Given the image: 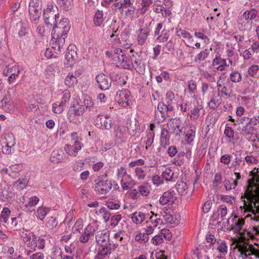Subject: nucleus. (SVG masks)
<instances>
[{"mask_svg":"<svg viewBox=\"0 0 259 259\" xmlns=\"http://www.w3.org/2000/svg\"><path fill=\"white\" fill-rule=\"evenodd\" d=\"M152 243L155 245H159L163 242V239L161 235H156L152 239Z\"/></svg>","mask_w":259,"mask_h":259,"instance_id":"61","label":"nucleus"},{"mask_svg":"<svg viewBox=\"0 0 259 259\" xmlns=\"http://www.w3.org/2000/svg\"><path fill=\"white\" fill-rule=\"evenodd\" d=\"M80 235L79 237V240L80 242L82 243H87L90 238L92 237L89 234V233H86L85 231L82 230L80 233Z\"/></svg>","mask_w":259,"mask_h":259,"instance_id":"44","label":"nucleus"},{"mask_svg":"<svg viewBox=\"0 0 259 259\" xmlns=\"http://www.w3.org/2000/svg\"><path fill=\"white\" fill-rule=\"evenodd\" d=\"M133 70L135 69L137 72L140 74H143L145 71V64L143 62L142 59L139 55L137 57L136 60H134V64L133 65Z\"/></svg>","mask_w":259,"mask_h":259,"instance_id":"17","label":"nucleus"},{"mask_svg":"<svg viewBox=\"0 0 259 259\" xmlns=\"http://www.w3.org/2000/svg\"><path fill=\"white\" fill-rule=\"evenodd\" d=\"M218 211H220V212L218 214V216H221V218L222 220H223L224 218L227 215V208L226 206L225 205H221L219 207V209Z\"/></svg>","mask_w":259,"mask_h":259,"instance_id":"55","label":"nucleus"},{"mask_svg":"<svg viewBox=\"0 0 259 259\" xmlns=\"http://www.w3.org/2000/svg\"><path fill=\"white\" fill-rule=\"evenodd\" d=\"M84 112L85 108L82 107L81 104L77 103L70 107L67 114V118L70 122H75V116H81Z\"/></svg>","mask_w":259,"mask_h":259,"instance_id":"3","label":"nucleus"},{"mask_svg":"<svg viewBox=\"0 0 259 259\" xmlns=\"http://www.w3.org/2000/svg\"><path fill=\"white\" fill-rule=\"evenodd\" d=\"M106 205L108 209L111 210H117L120 208V205L118 203H115L113 201H107Z\"/></svg>","mask_w":259,"mask_h":259,"instance_id":"54","label":"nucleus"},{"mask_svg":"<svg viewBox=\"0 0 259 259\" xmlns=\"http://www.w3.org/2000/svg\"><path fill=\"white\" fill-rule=\"evenodd\" d=\"M155 134L153 132H149L147 133L146 137V140L145 143L146 145V149H148V147H150L153 143Z\"/></svg>","mask_w":259,"mask_h":259,"instance_id":"38","label":"nucleus"},{"mask_svg":"<svg viewBox=\"0 0 259 259\" xmlns=\"http://www.w3.org/2000/svg\"><path fill=\"white\" fill-rule=\"evenodd\" d=\"M64 154V153L61 150H54L51 154L50 161L54 163L62 162L63 160Z\"/></svg>","mask_w":259,"mask_h":259,"instance_id":"18","label":"nucleus"},{"mask_svg":"<svg viewBox=\"0 0 259 259\" xmlns=\"http://www.w3.org/2000/svg\"><path fill=\"white\" fill-rule=\"evenodd\" d=\"M81 106L85 108V111H91L94 107V103L90 97L87 96L81 104Z\"/></svg>","mask_w":259,"mask_h":259,"instance_id":"32","label":"nucleus"},{"mask_svg":"<svg viewBox=\"0 0 259 259\" xmlns=\"http://www.w3.org/2000/svg\"><path fill=\"white\" fill-rule=\"evenodd\" d=\"M52 44V48L55 50L60 52L61 49L63 48L65 44L64 39L61 38L60 39H55L51 41Z\"/></svg>","mask_w":259,"mask_h":259,"instance_id":"31","label":"nucleus"},{"mask_svg":"<svg viewBox=\"0 0 259 259\" xmlns=\"http://www.w3.org/2000/svg\"><path fill=\"white\" fill-rule=\"evenodd\" d=\"M39 198L36 196H33L29 198L27 204H25L26 207H32L35 205L38 202Z\"/></svg>","mask_w":259,"mask_h":259,"instance_id":"58","label":"nucleus"},{"mask_svg":"<svg viewBox=\"0 0 259 259\" xmlns=\"http://www.w3.org/2000/svg\"><path fill=\"white\" fill-rule=\"evenodd\" d=\"M221 101L219 100H215L214 98H212L208 103V106L211 109L216 108L219 104H220Z\"/></svg>","mask_w":259,"mask_h":259,"instance_id":"63","label":"nucleus"},{"mask_svg":"<svg viewBox=\"0 0 259 259\" xmlns=\"http://www.w3.org/2000/svg\"><path fill=\"white\" fill-rule=\"evenodd\" d=\"M126 133V128L124 126H118L115 130V136L117 139H122Z\"/></svg>","mask_w":259,"mask_h":259,"instance_id":"34","label":"nucleus"},{"mask_svg":"<svg viewBox=\"0 0 259 259\" xmlns=\"http://www.w3.org/2000/svg\"><path fill=\"white\" fill-rule=\"evenodd\" d=\"M161 235L163 236L166 240H170L172 237L171 233L167 229H163L161 230Z\"/></svg>","mask_w":259,"mask_h":259,"instance_id":"56","label":"nucleus"},{"mask_svg":"<svg viewBox=\"0 0 259 259\" xmlns=\"http://www.w3.org/2000/svg\"><path fill=\"white\" fill-rule=\"evenodd\" d=\"M135 172L136 176L139 180H143L146 176L144 170L140 167H137L135 168Z\"/></svg>","mask_w":259,"mask_h":259,"instance_id":"49","label":"nucleus"},{"mask_svg":"<svg viewBox=\"0 0 259 259\" xmlns=\"http://www.w3.org/2000/svg\"><path fill=\"white\" fill-rule=\"evenodd\" d=\"M132 55V49L125 51V53H122L120 56H117V58L120 62L121 66L123 68L133 70V64L130 63V59Z\"/></svg>","mask_w":259,"mask_h":259,"instance_id":"10","label":"nucleus"},{"mask_svg":"<svg viewBox=\"0 0 259 259\" xmlns=\"http://www.w3.org/2000/svg\"><path fill=\"white\" fill-rule=\"evenodd\" d=\"M97 85L103 91L109 90L111 86V81L104 74H99L96 77Z\"/></svg>","mask_w":259,"mask_h":259,"instance_id":"7","label":"nucleus"},{"mask_svg":"<svg viewBox=\"0 0 259 259\" xmlns=\"http://www.w3.org/2000/svg\"><path fill=\"white\" fill-rule=\"evenodd\" d=\"M62 258V252L60 248H56L53 253L52 258L53 259H58V258Z\"/></svg>","mask_w":259,"mask_h":259,"instance_id":"64","label":"nucleus"},{"mask_svg":"<svg viewBox=\"0 0 259 259\" xmlns=\"http://www.w3.org/2000/svg\"><path fill=\"white\" fill-rule=\"evenodd\" d=\"M226 137L230 139L234 140V131L233 128L229 126H226L224 131Z\"/></svg>","mask_w":259,"mask_h":259,"instance_id":"50","label":"nucleus"},{"mask_svg":"<svg viewBox=\"0 0 259 259\" xmlns=\"http://www.w3.org/2000/svg\"><path fill=\"white\" fill-rule=\"evenodd\" d=\"M58 224V222L56 220L55 218L51 217L46 223V226L50 229H53Z\"/></svg>","mask_w":259,"mask_h":259,"instance_id":"51","label":"nucleus"},{"mask_svg":"<svg viewBox=\"0 0 259 259\" xmlns=\"http://www.w3.org/2000/svg\"><path fill=\"white\" fill-rule=\"evenodd\" d=\"M120 8H122L123 13L124 12L125 15L126 17H130L132 19L134 17L135 11L136 9V4L124 2L121 4Z\"/></svg>","mask_w":259,"mask_h":259,"instance_id":"14","label":"nucleus"},{"mask_svg":"<svg viewBox=\"0 0 259 259\" xmlns=\"http://www.w3.org/2000/svg\"><path fill=\"white\" fill-rule=\"evenodd\" d=\"M103 15L102 11L98 10L95 13L94 18V23L96 26H100L103 23L104 20Z\"/></svg>","mask_w":259,"mask_h":259,"instance_id":"26","label":"nucleus"},{"mask_svg":"<svg viewBox=\"0 0 259 259\" xmlns=\"http://www.w3.org/2000/svg\"><path fill=\"white\" fill-rule=\"evenodd\" d=\"M168 131L171 134H175L176 136L180 135L182 133L183 127L181 126V120L180 118H171L167 123Z\"/></svg>","mask_w":259,"mask_h":259,"instance_id":"9","label":"nucleus"},{"mask_svg":"<svg viewBox=\"0 0 259 259\" xmlns=\"http://www.w3.org/2000/svg\"><path fill=\"white\" fill-rule=\"evenodd\" d=\"M195 137V131L193 130H190L187 132L185 136V141L187 144H190L194 140Z\"/></svg>","mask_w":259,"mask_h":259,"instance_id":"43","label":"nucleus"},{"mask_svg":"<svg viewBox=\"0 0 259 259\" xmlns=\"http://www.w3.org/2000/svg\"><path fill=\"white\" fill-rule=\"evenodd\" d=\"M77 79L71 73H69L65 79V84L68 88L73 87L76 84Z\"/></svg>","mask_w":259,"mask_h":259,"instance_id":"30","label":"nucleus"},{"mask_svg":"<svg viewBox=\"0 0 259 259\" xmlns=\"http://www.w3.org/2000/svg\"><path fill=\"white\" fill-rule=\"evenodd\" d=\"M76 48L75 46L70 45L68 46L65 55L67 64L72 65L77 59Z\"/></svg>","mask_w":259,"mask_h":259,"instance_id":"13","label":"nucleus"},{"mask_svg":"<svg viewBox=\"0 0 259 259\" xmlns=\"http://www.w3.org/2000/svg\"><path fill=\"white\" fill-rule=\"evenodd\" d=\"M111 79L113 81H118V84L121 87L125 85L126 83V81H124L118 74H112L111 75Z\"/></svg>","mask_w":259,"mask_h":259,"instance_id":"45","label":"nucleus"},{"mask_svg":"<svg viewBox=\"0 0 259 259\" xmlns=\"http://www.w3.org/2000/svg\"><path fill=\"white\" fill-rule=\"evenodd\" d=\"M11 210L8 207H4L0 215V222L7 223L10 217Z\"/></svg>","mask_w":259,"mask_h":259,"instance_id":"33","label":"nucleus"},{"mask_svg":"<svg viewBox=\"0 0 259 259\" xmlns=\"http://www.w3.org/2000/svg\"><path fill=\"white\" fill-rule=\"evenodd\" d=\"M176 188L178 192L181 195H186L187 194L188 186L183 181H178L176 184Z\"/></svg>","mask_w":259,"mask_h":259,"instance_id":"23","label":"nucleus"},{"mask_svg":"<svg viewBox=\"0 0 259 259\" xmlns=\"http://www.w3.org/2000/svg\"><path fill=\"white\" fill-rule=\"evenodd\" d=\"M70 21L67 18H63L60 20L59 23H57L54 26L53 29L52 31V36L53 38H57L58 37V33L59 31L64 32H68L70 29Z\"/></svg>","mask_w":259,"mask_h":259,"instance_id":"2","label":"nucleus"},{"mask_svg":"<svg viewBox=\"0 0 259 259\" xmlns=\"http://www.w3.org/2000/svg\"><path fill=\"white\" fill-rule=\"evenodd\" d=\"M96 242L98 245L105 246L111 245L109 239V232L108 231H98L95 236Z\"/></svg>","mask_w":259,"mask_h":259,"instance_id":"8","label":"nucleus"},{"mask_svg":"<svg viewBox=\"0 0 259 259\" xmlns=\"http://www.w3.org/2000/svg\"><path fill=\"white\" fill-rule=\"evenodd\" d=\"M170 136L169 131L166 128H162L160 134V143L162 147L165 148L169 144Z\"/></svg>","mask_w":259,"mask_h":259,"instance_id":"19","label":"nucleus"},{"mask_svg":"<svg viewBox=\"0 0 259 259\" xmlns=\"http://www.w3.org/2000/svg\"><path fill=\"white\" fill-rule=\"evenodd\" d=\"M257 11L255 9L252 8L249 10L245 11L243 13L242 17L245 20H252L257 17Z\"/></svg>","mask_w":259,"mask_h":259,"instance_id":"22","label":"nucleus"},{"mask_svg":"<svg viewBox=\"0 0 259 259\" xmlns=\"http://www.w3.org/2000/svg\"><path fill=\"white\" fill-rule=\"evenodd\" d=\"M49 211V208L39 207L37 209V213L39 218L42 220Z\"/></svg>","mask_w":259,"mask_h":259,"instance_id":"62","label":"nucleus"},{"mask_svg":"<svg viewBox=\"0 0 259 259\" xmlns=\"http://www.w3.org/2000/svg\"><path fill=\"white\" fill-rule=\"evenodd\" d=\"M29 13L32 22L37 24L41 14V10H35L31 9V10H29Z\"/></svg>","mask_w":259,"mask_h":259,"instance_id":"27","label":"nucleus"},{"mask_svg":"<svg viewBox=\"0 0 259 259\" xmlns=\"http://www.w3.org/2000/svg\"><path fill=\"white\" fill-rule=\"evenodd\" d=\"M102 247L103 248L99 251L96 255L98 258L101 257L103 259H105L108 254L111 253L112 250L116 247V245L115 244H111Z\"/></svg>","mask_w":259,"mask_h":259,"instance_id":"16","label":"nucleus"},{"mask_svg":"<svg viewBox=\"0 0 259 259\" xmlns=\"http://www.w3.org/2000/svg\"><path fill=\"white\" fill-rule=\"evenodd\" d=\"M12 98H11L10 92H7V95L3 98L0 102V107L5 109H10L12 107Z\"/></svg>","mask_w":259,"mask_h":259,"instance_id":"20","label":"nucleus"},{"mask_svg":"<svg viewBox=\"0 0 259 259\" xmlns=\"http://www.w3.org/2000/svg\"><path fill=\"white\" fill-rule=\"evenodd\" d=\"M188 88L190 93H195L197 90L196 82L193 80H190L188 82Z\"/></svg>","mask_w":259,"mask_h":259,"instance_id":"52","label":"nucleus"},{"mask_svg":"<svg viewBox=\"0 0 259 259\" xmlns=\"http://www.w3.org/2000/svg\"><path fill=\"white\" fill-rule=\"evenodd\" d=\"M20 222V218H11V222L10 223L11 228L15 230H20L21 228V225L19 224Z\"/></svg>","mask_w":259,"mask_h":259,"instance_id":"42","label":"nucleus"},{"mask_svg":"<svg viewBox=\"0 0 259 259\" xmlns=\"http://www.w3.org/2000/svg\"><path fill=\"white\" fill-rule=\"evenodd\" d=\"M163 217L166 223L170 224H172L175 223L174 218L171 214L164 211V214L163 215Z\"/></svg>","mask_w":259,"mask_h":259,"instance_id":"60","label":"nucleus"},{"mask_svg":"<svg viewBox=\"0 0 259 259\" xmlns=\"http://www.w3.org/2000/svg\"><path fill=\"white\" fill-rule=\"evenodd\" d=\"M83 220L81 219H78L72 228L73 233H80L83 230Z\"/></svg>","mask_w":259,"mask_h":259,"instance_id":"36","label":"nucleus"},{"mask_svg":"<svg viewBox=\"0 0 259 259\" xmlns=\"http://www.w3.org/2000/svg\"><path fill=\"white\" fill-rule=\"evenodd\" d=\"M211 48L210 49H205L204 50L200 52L196 56L195 58V61H201L207 58L210 53V51Z\"/></svg>","mask_w":259,"mask_h":259,"instance_id":"35","label":"nucleus"},{"mask_svg":"<svg viewBox=\"0 0 259 259\" xmlns=\"http://www.w3.org/2000/svg\"><path fill=\"white\" fill-rule=\"evenodd\" d=\"M140 33L138 34L137 39L138 44L139 45H143L147 38L148 36V31L145 29H141L139 30Z\"/></svg>","mask_w":259,"mask_h":259,"instance_id":"24","label":"nucleus"},{"mask_svg":"<svg viewBox=\"0 0 259 259\" xmlns=\"http://www.w3.org/2000/svg\"><path fill=\"white\" fill-rule=\"evenodd\" d=\"M190 110V118L192 120L196 121L200 116L204 114L205 111L201 105L191 108Z\"/></svg>","mask_w":259,"mask_h":259,"instance_id":"15","label":"nucleus"},{"mask_svg":"<svg viewBox=\"0 0 259 259\" xmlns=\"http://www.w3.org/2000/svg\"><path fill=\"white\" fill-rule=\"evenodd\" d=\"M22 165L19 164L11 165L9 167L10 172L8 174L9 176H12L13 173L18 174L22 170Z\"/></svg>","mask_w":259,"mask_h":259,"instance_id":"41","label":"nucleus"},{"mask_svg":"<svg viewBox=\"0 0 259 259\" xmlns=\"http://www.w3.org/2000/svg\"><path fill=\"white\" fill-rule=\"evenodd\" d=\"M139 122L136 118L131 120L127 127L130 135L134 136L139 130Z\"/></svg>","mask_w":259,"mask_h":259,"instance_id":"21","label":"nucleus"},{"mask_svg":"<svg viewBox=\"0 0 259 259\" xmlns=\"http://www.w3.org/2000/svg\"><path fill=\"white\" fill-rule=\"evenodd\" d=\"M174 195L171 192H164L159 199V203L161 205H165L173 198Z\"/></svg>","mask_w":259,"mask_h":259,"instance_id":"28","label":"nucleus"},{"mask_svg":"<svg viewBox=\"0 0 259 259\" xmlns=\"http://www.w3.org/2000/svg\"><path fill=\"white\" fill-rule=\"evenodd\" d=\"M99 212L103 213V218L105 222H108L112 217L110 211L105 207H102L99 210Z\"/></svg>","mask_w":259,"mask_h":259,"instance_id":"40","label":"nucleus"},{"mask_svg":"<svg viewBox=\"0 0 259 259\" xmlns=\"http://www.w3.org/2000/svg\"><path fill=\"white\" fill-rule=\"evenodd\" d=\"M156 227V224L153 225L149 221L146 222V228H145V232L147 234H152Z\"/></svg>","mask_w":259,"mask_h":259,"instance_id":"53","label":"nucleus"},{"mask_svg":"<svg viewBox=\"0 0 259 259\" xmlns=\"http://www.w3.org/2000/svg\"><path fill=\"white\" fill-rule=\"evenodd\" d=\"M157 109L161 113V118L159 119V120L162 121L169 116L168 114L173 111L174 107L172 104H169V103L165 104L163 102H160L158 104Z\"/></svg>","mask_w":259,"mask_h":259,"instance_id":"11","label":"nucleus"},{"mask_svg":"<svg viewBox=\"0 0 259 259\" xmlns=\"http://www.w3.org/2000/svg\"><path fill=\"white\" fill-rule=\"evenodd\" d=\"M57 15L50 9H47L44 10L43 14V18L46 25L52 26L57 24L56 20Z\"/></svg>","mask_w":259,"mask_h":259,"instance_id":"12","label":"nucleus"},{"mask_svg":"<svg viewBox=\"0 0 259 259\" xmlns=\"http://www.w3.org/2000/svg\"><path fill=\"white\" fill-rule=\"evenodd\" d=\"M241 74L237 71H234L230 74V80L233 82H238L241 80Z\"/></svg>","mask_w":259,"mask_h":259,"instance_id":"48","label":"nucleus"},{"mask_svg":"<svg viewBox=\"0 0 259 259\" xmlns=\"http://www.w3.org/2000/svg\"><path fill=\"white\" fill-rule=\"evenodd\" d=\"M138 190L140 193V195H142V196H147L149 193V191L146 186H139Z\"/></svg>","mask_w":259,"mask_h":259,"instance_id":"59","label":"nucleus"},{"mask_svg":"<svg viewBox=\"0 0 259 259\" xmlns=\"http://www.w3.org/2000/svg\"><path fill=\"white\" fill-rule=\"evenodd\" d=\"M146 215L141 212H135L132 214L133 222L136 224H141L145 220Z\"/></svg>","mask_w":259,"mask_h":259,"instance_id":"25","label":"nucleus"},{"mask_svg":"<svg viewBox=\"0 0 259 259\" xmlns=\"http://www.w3.org/2000/svg\"><path fill=\"white\" fill-rule=\"evenodd\" d=\"M249 123L246 121V124L243 125L241 128L242 134L245 136H250L252 135V132L253 130V127L248 126Z\"/></svg>","mask_w":259,"mask_h":259,"instance_id":"37","label":"nucleus"},{"mask_svg":"<svg viewBox=\"0 0 259 259\" xmlns=\"http://www.w3.org/2000/svg\"><path fill=\"white\" fill-rule=\"evenodd\" d=\"M245 221L243 218H239L237 221H235L234 224H232L230 226L231 229L235 232L239 233L242 229V226L244 224Z\"/></svg>","mask_w":259,"mask_h":259,"instance_id":"29","label":"nucleus"},{"mask_svg":"<svg viewBox=\"0 0 259 259\" xmlns=\"http://www.w3.org/2000/svg\"><path fill=\"white\" fill-rule=\"evenodd\" d=\"M222 176L220 173H217L214 175V180L213 181V187H217L218 185L221 183L222 181Z\"/></svg>","mask_w":259,"mask_h":259,"instance_id":"57","label":"nucleus"},{"mask_svg":"<svg viewBox=\"0 0 259 259\" xmlns=\"http://www.w3.org/2000/svg\"><path fill=\"white\" fill-rule=\"evenodd\" d=\"M112 184L108 180H101L95 184V190L100 194H106L111 189Z\"/></svg>","mask_w":259,"mask_h":259,"instance_id":"4","label":"nucleus"},{"mask_svg":"<svg viewBox=\"0 0 259 259\" xmlns=\"http://www.w3.org/2000/svg\"><path fill=\"white\" fill-rule=\"evenodd\" d=\"M115 99L122 106L127 107L131 101L130 92L127 90L120 91L117 93Z\"/></svg>","mask_w":259,"mask_h":259,"instance_id":"5","label":"nucleus"},{"mask_svg":"<svg viewBox=\"0 0 259 259\" xmlns=\"http://www.w3.org/2000/svg\"><path fill=\"white\" fill-rule=\"evenodd\" d=\"M174 175V172L170 168H166L162 172V176L165 181H169L172 180Z\"/></svg>","mask_w":259,"mask_h":259,"instance_id":"39","label":"nucleus"},{"mask_svg":"<svg viewBox=\"0 0 259 259\" xmlns=\"http://www.w3.org/2000/svg\"><path fill=\"white\" fill-rule=\"evenodd\" d=\"M121 218V215L120 214L113 215L110 219V225L114 227L116 226L118 224Z\"/></svg>","mask_w":259,"mask_h":259,"instance_id":"47","label":"nucleus"},{"mask_svg":"<svg viewBox=\"0 0 259 259\" xmlns=\"http://www.w3.org/2000/svg\"><path fill=\"white\" fill-rule=\"evenodd\" d=\"M26 245V250L28 252L34 251L37 248V238L32 233L29 231L23 232L21 235Z\"/></svg>","mask_w":259,"mask_h":259,"instance_id":"1","label":"nucleus"},{"mask_svg":"<svg viewBox=\"0 0 259 259\" xmlns=\"http://www.w3.org/2000/svg\"><path fill=\"white\" fill-rule=\"evenodd\" d=\"M40 0H30L29 4V10H41L40 6Z\"/></svg>","mask_w":259,"mask_h":259,"instance_id":"46","label":"nucleus"},{"mask_svg":"<svg viewBox=\"0 0 259 259\" xmlns=\"http://www.w3.org/2000/svg\"><path fill=\"white\" fill-rule=\"evenodd\" d=\"M95 125L102 130H109L112 126V122L108 116L99 115L95 119Z\"/></svg>","mask_w":259,"mask_h":259,"instance_id":"6","label":"nucleus"}]
</instances>
